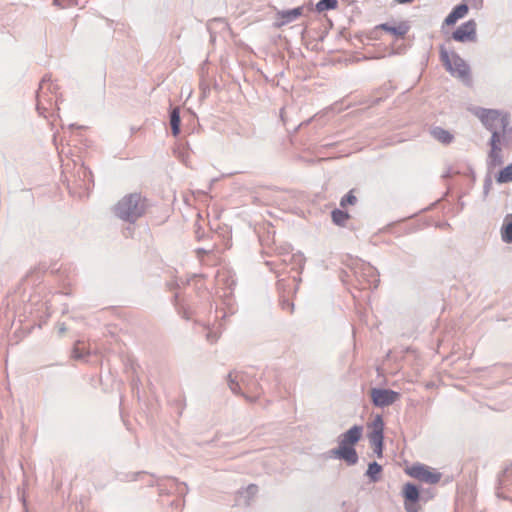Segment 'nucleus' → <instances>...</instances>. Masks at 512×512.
Wrapping results in <instances>:
<instances>
[{"instance_id": "nucleus-2", "label": "nucleus", "mask_w": 512, "mask_h": 512, "mask_svg": "<svg viewBox=\"0 0 512 512\" xmlns=\"http://www.w3.org/2000/svg\"><path fill=\"white\" fill-rule=\"evenodd\" d=\"M147 204L140 194L132 193L124 196L114 206L115 215L127 222H135L144 215Z\"/></svg>"}, {"instance_id": "nucleus-20", "label": "nucleus", "mask_w": 512, "mask_h": 512, "mask_svg": "<svg viewBox=\"0 0 512 512\" xmlns=\"http://www.w3.org/2000/svg\"><path fill=\"white\" fill-rule=\"evenodd\" d=\"M381 471H382V467L378 463L373 462V463L369 464V467L367 470V475L373 481H376L378 479V476L380 475Z\"/></svg>"}, {"instance_id": "nucleus-12", "label": "nucleus", "mask_w": 512, "mask_h": 512, "mask_svg": "<svg viewBox=\"0 0 512 512\" xmlns=\"http://www.w3.org/2000/svg\"><path fill=\"white\" fill-rule=\"evenodd\" d=\"M431 135L436 140H438L439 142H441L443 144H449L453 140V135L449 131H447L443 128H440V127L433 128L431 130Z\"/></svg>"}, {"instance_id": "nucleus-18", "label": "nucleus", "mask_w": 512, "mask_h": 512, "mask_svg": "<svg viewBox=\"0 0 512 512\" xmlns=\"http://www.w3.org/2000/svg\"><path fill=\"white\" fill-rule=\"evenodd\" d=\"M512 181V164L508 165L504 169H502L498 176H497V182L498 183H507Z\"/></svg>"}, {"instance_id": "nucleus-10", "label": "nucleus", "mask_w": 512, "mask_h": 512, "mask_svg": "<svg viewBox=\"0 0 512 512\" xmlns=\"http://www.w3.org/2000/svg\"><path fill=\"white\" fill-rule=\"evenodd\" d=\"M376 30H384L390 33L396 39H402L409 31V25L406 22L399 23H384L376 27Z\"/></svg>"}, {"instance_id": "nucleus-13", "label": "nucleus", "mask_w": 512, "mask_h": 512, "mask_svg": "<svg viewBox=\"0 0 512 512\" xmlns=\"http://www.w3.org/2000/svg\"><path fill=\"white\" fill-rule=\"evenodd\" d=\"M502 240L506 243H512V214L507 215L501 229Z\"/></svg>"}, {"instance_id": "nucleus-3", "label": "nucleus", "mask_w": 512, "mask_h": 512, "mask_svg": "<svg viewBox=\"0 0 512 512\" xmlns=\"http://www.w3.org/2000/svg\"><path fill=\"white\" fill-rule=\"evenodd\" d=\"M404 472L409 477L430 485L439 483L442 478V474L439 471L422 463L407 465L404 468Z\"/></svg>"}, {"instance_id": "nucleus-4", "label": "nucleus", "mask_w": 512, "mask_h": 512, "mask_svg": "<svg viewBox=\"0 0 512 512\" xmlns=\"http://www.w3.org/2000/svg\"><path fill=\"white\" fill-rule=\"evenodd\" d=\"M441 60L445 68L455 77L464 82L470 81V70L466 62L456 54H449L446 51L441 52Z\"/></svg>"}, {"instance_id": "nucleus-19", "label": "nucleus", "mask_w": 512, "mask_h": 512, "mask_svg": "<svg viewBox=\"0 0 512 512\" xmlns=\"http://www.w3.org/2000/svg\"><path fill=\"white\" fill-rule=\"evenodd\" d=\"M336 4H337V0H320L316 4V10L318 12H324V11H327L329 9L335 8Z\"/></svg>"}, {"instance_id": "nucleus-8", "label": "nucleus", "mask_w": 512, "mask_h": 512, "mask_svg": "<svg viewBox=\"0 0 512 512\" xmlns=\"http://www.w3.org/2000/svg\"><path fill=\"white\" fill-rule=\"evenodd\" d=\"M331 453L340 459H344L348 464L352 463V428L348 429L342 436L338 448Z\"/></svg>"}, {"instance_id": "nucleus-27", "label": "nucleus", "mask_w": 512, "mask_h": 512, "mask_svg": "<svg viewBox=\"0 0 512 512\" xmlns=\"http://www.w3.org/2000/svg\"><path fill=\"white\" fill-rule=\"evenodd\" d=\"M412 1H413V0H396V2L401 3V4H403V3H409V2H412Z\"/></svg>"}, {"instance_id": "nucleus-9", "label": "nucleus", "mask_w": 512, "mask_h": 512, "mask_svg": "<svg viewBox=\"0 0 512 512\" xmlns=\"http://www.w3.org/2000/svg\"><path fill=\"white\" fill-rule=\"evenodd\" d=\"M371 398L376 406L384 407L398 400L399 393L389 389H372Z\"/></svg>"}, {"instance_id": "nucleus-7", "label": "nucleus", "mask_w": 512, "mask_h": 512, "mask_svg": "<svg viewBox=\"0 0 512 512\" xmlns=\"http://www.w3.org/2000/svg\"><path fill=\"white\" fill-rule=\"evenodd\" d=\"M402 495L404 498V507L407 512H418L420 507L418 501L420 499V492L416 485L412 483L404 484L402 488Z\"/></svg>"}, {"instance_id": "nucleus-17", "label": "nucleus", "mask_w": 512, "mask_h": 512, "mask_svg": "<svg viewBox=\"0 0 512 512\" xmlns=\"http://www.w3.org/2000/svg\"><path fill=\"white\" fill-rule=\"evenodd\" d=\"M229 387L234 393H239L240 391V385L238 381H241L244 383V379L242 375H239L238 373L235 374H229Z\"/></svg>"}, {"instance_id": "nucleus-16", "label": "nucleus", "mask_w": 512, "mask_h": 512, "mask_svg": "<svg viewBox=\"0 0 512 512\" xmlns=\"http://www.w3.org/2000/svg\"><path fill=\"white\" fill-rule=\"evenodd\" d=\"M349 214L341 209H335L332 212V220L336 225L344 226L349 220Z\"/></svg>"}, {"instance_id": "nucleus-5", "label": "nucleus", "mask_w": 512, "mask_h": 512, "mask_svg": "<svg viewBox=\"0 0 512 512\" xmlns=\"http://www.w3.org/2000/svg\"><path fill=\"white\" fill-rule=\"evenodd\" d=\"M368 438L374 453L381 458L383 455L384 422L380 415H376L368 424Z\"/></svg>"}, {"instance_id": "nucleus-28", "label": "nucleus", "mask_w": 512, "mask_h": 512, "mask_svg": "<svg viewBox=\"0 0 512 512\" xmlns=\"http://www.w3.org/2000/svg\"><path fill=\"white\" fill-rule=\"evenodd\" d=\"M369 271H370L372 274H374V271H373V269H372V268H369Z\"/></svg>"}, {"instance_id": "nucleus-11", "label": "nucleus", "mask_w": 512, "mask_h": 512, "mask_svg": "<svg viewBox=\"0 0 512 512\" xmlns=\"http://www.w3.org/2000/svg\"><path fill=\"white\" fill-rule=\"evenodd\" d=\"M468 2L462 3L460 5H457L450 14L445 18L444 24L445 25H453L455 24L459 19L464 18L469 11Z\"/></svg>"}, {"instance_id": "nucleus-14", "label": "nucleus", "mask_w": 512, "mask_h": 512, "mask_svg": "<svg viewBox=\"0 0 512 512\" xmlns=\"http://www.w3.org/2000/svg\"><path fill=\"white\" fill-rule=\"evenodd\" d=\"M302 7H297L292 10L282 11L279 13L280 18L282 19L281 24H287L289 22H292L293 20L297 19L302 15Z\"/></svg>"}, {"instance_id": "nucleus-1", "label": "nucleus", "mask_w": 512, "mask_h": 512, "mask_svg": "<svg viewBox=\"0 0 512 512\" xmlns=\"http://www.w3.org/2000/svg\"><path fill=\"white\" fill-rule=\"evenodd\" d=\"M474 114L479 118L481 123L492 132L490 140L489 161L492 167L499 166L503 163L502 145L506 139L509 127L508 114L495 109L477 108Z\"/></svg>"}, {"instance_id": "nucleus-23", "label": "nucleus", "mask_w": 512, "mask_h": 512, "mask_svg": "<svg viewBox=\"0 0 512 512\" xmlns=\"http://www.w3.org/2000/svg\"><path fill=\"white\" fill-rule=\"evenodd\" d=\"M360 435H361V429L354 427V436H353L354 443L359 439Z\"/></svg>"}, {"instance_id": "nucleus-24", "label": "nucleus", "mask_w": 512, "mask_h": 512, "mask_svg": "<svg viewBox=\"0 0 512 512\" xmlns=\"http://www.w3.org/2000/svg\"><path fill=\"white\" fill-rule=\"evenodd\" d=\"M79 351V348L78 346H75L74 350H73V354H74V357L75 358H80L82 355L78 353Z\"/></svg>"}, {"instance_id": "nucleus-21", "label": "nucleus", "mask_w": 512, "mask_h": 512, "mask_svg": "<svg viewBox=\"0 0 512 512\" xmlns=\"http://www.w3.org/2000/svg\"><path fill=\"white\" fill-rule=\"evenodd\" d=\"M352 203V190L348 191L347 194L341 200V207H345L346 204Z\"/></svg>"}, {"instance_id": "nucleus-25", "label": "nucleus", "mask_w": 512, "mask_h": 512, "mask_svg": "<svg viewBox=\"0 0 512 512\" xmlns=\"http://www.w3.org/2000/svg\"><path fill=\"white\" fill-rule=\"evenodd\" d=\"M207 339L210 340L211 342L215 341L217 339V336L214 335L212 336L210 333L207 335Z\"/></svg>"}, {"instance_id": "nucleus-26", "label": "nucleus", "mask_w": 512, "mask_h": 512, "mask_svg": "<svg viewBox=\"0 0 512 512\" xmlns=\"http://www.w3.org/2000/svg\"><path fill=\"white\" fill-rule=\"evenodd\" d=\"M248 490L251 491L252 493H254L257 491V487L254 485H251V486H249Z\"/></svg>"}, {"instance_id": "nucleus-22", "label": "nucleus", "mask_w": 512, "mask_h": 512, "mask_svg": "<svg viewBox=\"0 0 512 512\" xmlns=\"http://www.w3.org/2000/svg\"><path fill=\"white\" fill-rule=\"evenodd\" d=\"M465 2H468L471 7L480 9L483 5V0H464Z\"/></svg>"}, {"instance_id": "nucleus-15", "label": "nucleus", "mask_w": 512, "mask_h": 512, "mask_svg": "<svg viewBox=\"0 0 512 512\" xmlns=\"http://www.w3.org/2000/svg\"><path fill=\"white\" fill-rule=\"evenodd\" d=\"M170 125L172 128V133L174 136H177L180 132V113L179 108H175L172 110L170 115Z\"/></svg>"}, {"instance_id": "nucleus-6", "label": "nucleus", "mask_w": 512, "mask_h": 512, "mask_svg": "<svg viewBox=\"0 0 512 512\" xmlns=\"http://www.w3.org/2000/svg\"><path fill=\"white\" fill-rule=\"evenodd\" d=\"M453 40L457 42H474L477 39V23L475 20H468L460 25L453 33Z\"/></svg>"}]
</instances>
